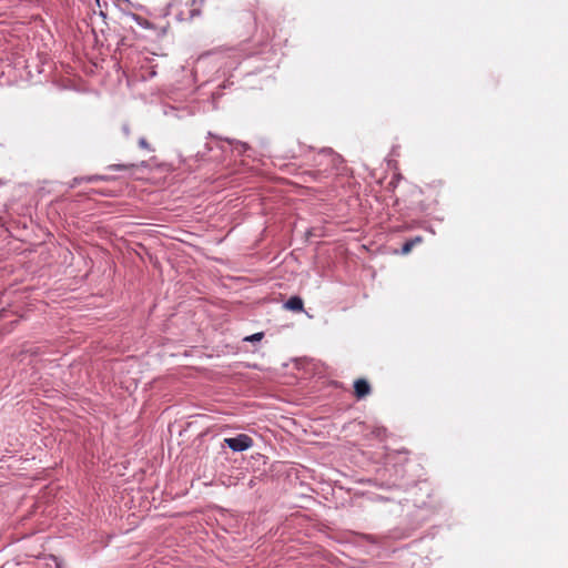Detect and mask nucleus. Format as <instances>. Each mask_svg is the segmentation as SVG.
Listing matches in <instances>:
<instances>
[{
    "label": "nucleus",
    "instance_id": "obj_2",
    "mask_svg": "<svg viewBox=\"0 0 568 568\" xmlns=\"http://www.w3.org/2000/svg\"><path fill=\"white\" fill-rule=\"evenodd\" d=\"M224 444L233 452L241 453L253 446V439L246 434H239L235 437L224 438Z\"/></svg>",
    "mask_w": 568,
    "mask_h": 568
},
{
    "label": "nucleus",
    "instance_id": "obj_4",
    "mask_svg": "<svg viewBox=\"0 0 568 568\" xmlns=\"http://www.w3.org/2000/svg\"><path fill=\"white\" fill-rule=\"evenodd\" d=\"M318 155L323 159H327V164L331 165L332 169L337 168V165L342 162L341 156L336 154L332 149H323Z\"/></svg>",
    "mask_w": 568,
    "mask_h": 568
},
{
    "label": "nucleus",
    "instance_id": "obj_5",
    "mask_svg": "<svg viewBox=\"0 0 568 568\" xmlns=\"http://www.w3.org/2000/svg\"><path fill=\"white\" fill-rule=\"evenodd\" d=\"M355 395L357 398H364L371 393V386L364 378H359L354 383Z\"/></svg>",
    "mask_w": 568,
    "mask_h": 568
},
{
    "label": "nucleus",
    "instance_id": "obj_6",
    "mask_svg": "<svg viewBox=\"0 0 568 568\" xmlns=\"http://www.w3.org/2000/svg\"><path fill=\"white\" fill-rule=\"evenodd\" d=\"M286 310L301 312L303 311L304 303L300 296H291L284 304Z\"/></svg>",
    "mask_w": 568,
    "mask_h": 568
},
{
    "label": "nucleus",
    "instance_id": "obj_10",
    "mask_svg": "<svg viewBox=\"0 0 568 568\" xmlns=\"http://www.w3.org/2000/svg\"><path fill=\"white\" fill-rule=\"evenodd\" d=\"M132 18L139 26H141L144 29H149L151 27V23L146 19H143L138 14L133 13Z\"/></svg>",
    "mask_w": 568,
    "mask_h": 568
},
{
    "label": "nucleus",
    "instance_id": "obj_1",
    "mask_svg": "<svg viewBox=\"0 0 568 568\" xmlns=\"http://www.w3.org/2000/svg\"><path fill=\"white\" fill-rule=\"evenodd\" d=\"M243 60L242 50L236 48L224 49L217 52H207L199 57L195 62V71L203 70L207 65L216 67L219 77L231 75Z\"/></svg>",
    "mask_w": 568,
    "mask_h": 568
},
{
    "label": "nucleus",
    "instance_id": "obj_3",
    "mask_svg": "<svg viewBox=\"0 0 568 568\" xmlns=\"http://www.w3.org/2000/svg\"><path fill=\"white\" fill-rule=\"evenodd\" d=\"M163 114L169 118L184 119L194 114V108L190 105L176 106V105H163Z\"/></svg>",
    "mask_w": 568,
    "mask_h": 568
},
{
    "label": "nucleus",
    "instance_id": "obj_9",
    "mask_svg": "<svg viewBox=\"0 0 568 568\" xmlns=\"http://www.w3.org/2000/svg\"><path fill=\"white\" fill-rule=\"evenodd\" d=\"M104 180H106V178L103 175H90V176L81 178V179L75 178L73 185L75 183H79L80 181L95 182V181H104Z\"/></svg>",
    "mask_w": 568,
    "mask_h": 568
},
{
    "label": "nucleus",
    "instance_id": "obj_13",
    "mask_svg": "<svg viewBox=\"0 0 568 568\" xmlns=\"http://www.w3.org/2000/svg\"><path fill=\"white\" fill-rule=\"evenodd\" d=\"M200 13H201V12H200V9H197V8H192V9L190 10V17H191V18L197 17V16H200Z\"/></svg>",
    "mask_w": 568,
    "mask_h": 568
},
{
    "label": "nucleus",
    "instance_id": "obj_15",
    "mask_svg": "<svg viewBox=\"0 0 568 568\" xmlns=\"http://www.w3.org/2000/svg\"><path fill=\"white\" fill-rule=\"evenodd\" d=\"M204 0H193V6H196L197 3H202Z\"/></svg>",
    "mask_w": 568,
    "mask_h": 568
},
{
    "label": "nucleus",
    "instance_id": "obj_7",
    "mask_svg": "<svg viewBox=\"0 0 568 568\" xmlns=\"http://www.w3.org/2000/svg\"><path fill=\"white\" fill-rule=\"evenodd\" d=\"M225 141H227L230 143V145L232 146V152H236L239 155L245 154L251 149L247 143L242 142V141L232 140V139H225Z\"/></svg>",
    "mask_w": 568,
    "mask_h": 568
},
{
    "label": "nucleus",
    "instance_id": "obj_8",
    "mask_svg": "<svg viewBox=\"0 0 568 568\" xmlns=\"http://www.w3.org/2000/svg\"><path fill=\"white\" fill-rule=\"evenodd\" d=\"M422 241H423V237H422V236H419V235H417V236H415V237H413V239H410V240L406 241V242L403 244V246H402L400 253H402V254H404V255H405V254H408V253L412 251V248H413L416 244L422 243Z\"/></svg>",
    "mask_w": 568,
    "mask_h": 568
},
{
    "label": "nucleus",
    "instance_id": "obj_16",
    "mask_svg": "<svg viewBox=\"0 0 568 568\" xmlns=\"http://www.w3.org/2000/svg\"><path fill=\"white\" fill-rule=\"evenodd\" d=\"M367 538H368L371 541H375V537H374V536H367Z\"/></svg>",
    "mask_w": 568,
    "mask_h": 568
},
{
    "label": "nucleus",
    "instance_id": "obj_11",
    "mask_svg": "<svg viewBox=\"0 0 568 568\" xmlns=\"http://www.w3.org/2000/svg\"><path fill=\"white\" fill-rule=\"evenodd\" d=\"M262 337H263V333H255V334H252V335L245 337L244 341L255 342V341H260Z\"/></svg>",
    "mask_w": 568,
    "mask_h": 568
},
{
    "label": "nucleus",
    "instance_id": "obj_14",
    "mask_svg": "<svg viewBox=\"0 0 568 568\" xmlns=\"http://www.w3.org/2000/svg\"><path fill=\"white\" fill-rule=\"evenodd\" d=\"M112 168H113L114 170H123V169H125V168H128V166H126V165H124V164H116V165H113Z\"/></svg>",
    "mask_w": 568,
    "mask_h": 568
},
{
    "label": "nucleus",
    "instance_id": "obj_12",
    "mask_svg": "<svg viewBox=\"0 0 568 568\" xmlns=\"http://www.w3.org/2000/svg\"><path fill=\"white\" fill-rule=\"evenodd\" d=\"M139 146H140V148H142V149H145V150H148V151H151V150H152V149H151V146H150V144L148 143V141H146L144 138H141V139L139 140Z\"/></svg>",
    "mask_w": 568,
    "mask_h": 568
}]
</instances>
